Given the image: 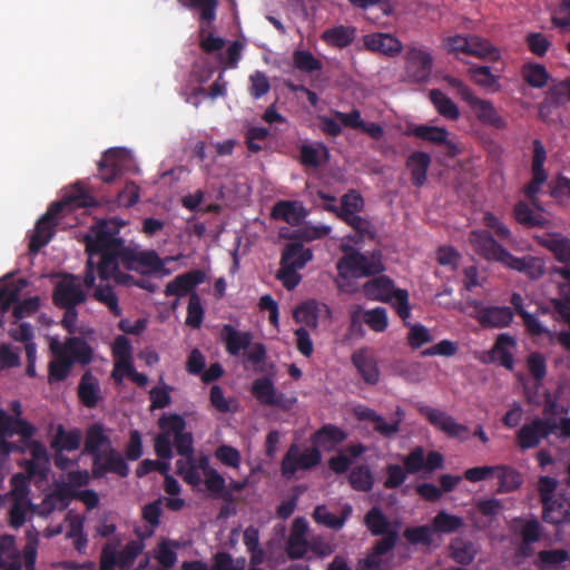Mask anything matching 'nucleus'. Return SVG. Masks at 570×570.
Listing matches in <instances>:
<instances>
[{"instance_id": "bf43d9fd", "label": "nucleus", "mask_w": 570, "mask_h": 570, "mask_svg": "<svg viewBox=\"0 0 570 570\" xmlns=\"http://www.w3.org/2000/svg\"><path fill=\"white\" fill-rule=\"evenodd\" d=\"M308 543L304 534L293 531L286 541V554L291 560L303 559L307 552Z\"/></svg>"}, {"instance_id": "4d7b16f0", "label": "nucleus", "mask_w": 570, "mask_h": 570, "mask_svg": "<svg viewBox=\"0 0 570 570\" xmlns=\"http://www.w3.org/2000/svg\"><path fill=\"white\" fill-rule=\"evenodd\" d=\"M205 485L209 492L217 494L225 502H233V494L225 489V479L216 470H209L208 473L205 474Z\"/></svg>"}, {"instance_id": "e433bc0d", "label": "nucleus", "mask_w": 570, "mask_h": 570, "mask_svg": "<svg viewBox=\"0 0 570 570\" xmlns=\"http://www.w3.org/2000/svg\"><path fill=\"white\" fill-rule=\"evenodd\" d=\"M355 416L358 421H371L374 423V431L384 438H391L397 433V423H387L385 419L373 409L360 406L355 409Z\"/></svg>"}, {"instance_id": "603ef678", "label": "nucleus", "mask_w": 570, "mask_h": 570, "mask_svg": "<svg viewBox=\"0 0 570 570\" xmlns=\"http://www.w3.org/2000/svg\"><path fill=\"white\" fill-rule=\"evenodd\" d=\"M306 265V258L298 262V264L291 265H281L277 272V278L282 282L283 286L292 291L302 281V276L297 273L298 269L304 268Z\"/></svg>"}, {"instance_id": "5701e85b", "label": "nucleus", "mask_w": 570, "mask_h": 570, "mask_svg": "<svg viewBox=\"0 0 570 570\" xmlns=\"http://www.w3.org/2000/svg\"><path fill=\"white\" fill-rule=\"evenodd\" d=\"M543 212H534L530 205L523 200L514 204L512 215L515 222L525 228H550L552 222L543 216Z\"/></svg>"}, {"instance_id": "4c0bfd02", "label": "nucleus", "mask_w": 570, "mask_h": 570, "mask_svg": "<svg viewBox=\"0 0 570 570\" xmlns=\"http://www.w3.org/2000/svg\"><path fill=\"white\" fill-rule=\"evenodd\" d=\"M50 351L53 360L48 364V383L62 382L70 375L73 365L52 344H50Z\"/></svg>"}, {"instance_id": "6e6d98bb", "label": "nucleus", "mask_w": 570, "mask_h": 570, "mask_svg": "<svg viewBox=\"0 0 570 570\" xmlns=\"http://www.w3.org/2000/svg\"><path fill=\"white\" fill-rule=\"evenodd\" d=\"M433 530L440 533H453L463 525L462 518L442 510L433 519Z\"/></svg>"}, {"instance_id": "f257e3e1", "label": "nucleus", "mask_w": 570, "mask_h": 570, "mask_svg": "<svg viewBox=\"0 0 570 570\" xmlns=\"http://www.w3.org/2000/svg\"><path fill=\"white\" fill-rule=\"evenodd\" d=\"M88 259L83 276L87 288L95 286L96 273L101 281L114 278L117 284L129 285L134 277L122 273L119 264L128 271L140 273L159 272L164 267L163 261L156 252H136L126 246L125 240L110 233L105 226L92 230V235L85 236Z\"/></svg>"}, {"instance_id": "13d9d810", "label": "nucleus", "mask_w": 570, "mask_h": 570, "mask_svg": "<svg viewBox=\"0 0 570 570\" xmlns=\"http://www.w3.org/2000/svg\"><path fill=\"white\" fill-rule=\"evenodd\" d=\"M293 62L297 70L307 73L320 71L323 67L322 61L307 50H295L293 53Z\"/></svg>"}, {"instance_id": "b1692460", "label": "nucleus", "mask_w": 570, "mask_h": 570, "mask_svg": "<svg viewBox=\"0 0 570 570\" xmlns=\"http://www.w3.org/2000/svg\"><path fill=\"white\" fill-rule=\"evenodd\" d=\"M537 243L550 250L554 258L561 263L570 265V239L560 233H549L546 236L535 237Z\"/></svg>"}, {"instance_id": "dca6fc26", "label": "nucleus", "mask_w": 570, "mask_h": 570, "mask_svg": "<svg viewBox=\"0 0 570 570\" xmlns=\"http://www.w3.org/2000/svg\"><path fill=\"white\" fill-rule=\"evenodd\" d=\"M130 160L129 153L124 148H110L98 163L100 178L107 183H112L122 174L127 163Z\"/></svg>"}, {"instance_id": "39448f33", "label": "nucleus", "mask_w": 570, "mask_h": 570, "mask_svg": "<svg viewBox=\"0 0 570 570\" xmlns=\"http://www.w3.org/2000/svg\"><path fill=\"white\" fill-rule=\"evenodd\" d=\"M433 56L424 46L411 45L404 55L405 79L412 83H425L430 80Z\"/></svg>"}, {"instance_id": "393cba45", "label": "nucleus", "mask_w": 570, "mask_h": 570, "mask_svg": "<svg viewBox=\"0 0 570 570\" xmlns=\"http://www.w3.org/2000/svg\"><path fill=\"white\" fill-rule=\"evenodd\" d=\"M542 519L544 522L556 525L570 522V501L558 497L542 503Z\"/></svg>"}, {"instance_id": "7ed1b4c3", "label": "nucleus", "mask_w": 570, "mask_h": 570, "mask_svg": "<svg viewBox=\"0 0 570 570\" xmlns=\"http://www.w3.org/2000/svg\"><path fill=\"white\" fill-rule=\"evenodd\" d=\"M337 277L336 286L341 291L348 292L352 278H362L379 275L384 272L385 266L381 254L366 256L357 250L346 253L336 262Z\"/></svg>"}, {"instance_id": "774afa93", "label": "nucleus", "mask_w": 570, "mask_h": 570, "mask_svg": "<svg viewBox=\"0 0 570 570\" xmlns=\"http://www.w3.org/2000/svg\"><path fill=\"white\" fill-rule=\"evenodd\" d=\"M215 458L228 468L237 469L242 462L240 452L227 444H222L215 450Z\"/></svg>"}, {"instance_id": "473e14b6", "label": "nucleus", "mask_w": 570, "mask_h": 570, "mask_svg": "<svg viewBox=\"0 0 570 570\" xmlns=\"http://www.w3.org/2000/svg\"><path fill=\"white\" fill-rule=\"evenodd\" d=\"M493 475L499 481L498 493H510L519 489L523 483L522 474L511 465L500 464L493 466Z\"/></svg>"}, {"instance_id": "5fc2aeb1", "label": "nucleus", "mask_w": 570, "mask_h": 570, "mask_svg": "<svg viewBox=\"0 0 570 570\" xmlns=\"http://www.w3.org/2000/svg\"><path fill=\"white\" fill-rule=\"evenodd\" d=\"M10 562L20 564L19 552L16 548V538L11 534L0 535V568H6Z\"/></svg>"}, {"instance_id": "4468645a", "label": "nucleus", "mask_w": 570, "mask_h": 570, "mask_svg": "<svg viewBox=\"0 0 570 570\" xmlns=\"http://www.w3.org/2000/svg\"><path fill=\"white\" fill-rule=\"evenodd\" d=\"M402 462L407 473L415 474L421 471L433 472L442 469L444 458L438 451H430L428 455H425L424 449L416 446L403 458Z\"/></svg>"}, {"instance_id": "bb28decb", "label": "nucleus", "mask_w": 570, "mask_h": 570, "mask_svg": "<svg viewBox=\"0 0 570 570\" xmlns=\"http://www.w3.org/2000/svg\"><path fill=\"white\" fill-rule=\"evenodd\" d=\"M220 338L228 354L236 356L250 345L253 335L249 332H239L230 324H225L220 331Z\"/></svg>"}, {"instance_id": "6e6552de", "label": "nucleus", "mask_w": 570, "mask_h": 570, "mask_svg": "<svg viewBox=\"0 0 570 570\" xmlns=\"http://www.w3.org/2000/svg\"><path fill=\"white\" fill-rule=\"evenodd\" d=\"M468 304L474 308L471 316L483 328H505L514 317L513 309L508 306H488L478 299H470Z\"/></svg>"}, {"instance_id": "cd10ccee", "label": "nucleus", "mask_w": 570, "mask_h": 570, "mask_svg": "<svg viewBox=\"0 0 570 570\" xmlns=\"http://www.w3.org/2000/svg\"><path fill=\"white\" fill-rule=\"evenodd\" d=\"M305 216L303 205L293 200H279L272 208L274 219L284 220L292 226L299 225Z\"/></svg>"}, {"instance_id": "69168bd1", "label": "nucleus", "mask_w": 570, "mask_h": 570, "mask_svg": "<svg viewBox=\"0 0 570 570\" xmlns=\"http://www.w3.org/2000/svg\"><path fill=\"white\" fill-rule=\"evenodd\" d=\"M364 323L375 332H384L389 325L387 313L384 307H375L363 312Z\"/></svg>"}, {"instance_id": "37998d69", "label": "nucleus", "mask_w": 570, "mask_h": 570, "mask_svg": "<svg viewBox=\"0 0 570 570\" xmlns=\"http://www.w3.org/2000/svg\"><path fill=\"white\" fill-rule=\"evenodd\" d=\"M364 524L372 535L375 537L383 535L394 530L390 528L391 523L389 519L379 507H373L366 512Z\"/></svg>"}, {"instance_id": "aec40b11", "label": "nucleus", "mask_w": 570, "mask_h": 570, "mask_svg": "<svg viewBox=\"0 0 570 570\" xmlns=\"http://www.w3.org/2000/svg\"><path fill=\"white\" fill-rule=\"evenodd\" d=\"M364 47L372 52L395 57L402 51V42L390 33L376 32L363 37Z\"/></svg>"}, {"instance_id": "6ab92c4d", "label": "nucleus", "mask_w": 570, "mask_h": 570, "mask_svg": "<svg viewBox=\"0 0 570 570\" xmlns=\"http://www.w3.org/2000/svg\"><path fill=\"white\" fill-rule=\"evenodd\" d=\"M348 434L347 432L331 423L323 424L311 435V442L314 448L321 451H333L337 445L342 444Z\"/></svg>"}, {"instance_id": "a878e982", "label": "nucleus", "mask_w": 570, "mask_h": 570, "mask_svg": "<svg viewBox=\"0 0 570 570\" xmlns=\"http://www.w3.org/2000/svg\"><path fill=\"white\" fill-rule=\"evenodd\" d=\"M507 267L524 273L531 279H537L544 274V263L534 256L515 257L510 252L504 264Z\"/></svg>"}, {"instance_id": "1a4fd4ad", "label": "nucleus", "mask_w": 570, "mask_h": 570, "mask_svg": "<svg viewBox=\"0 0 570 570\" xmlns=\"http://www.w3.org/2000/svg\"><path fill=\"white\" fill-rule=\"evenodd\" d=\"M87 301V293L82 288L80 277L73 274H61L55 284L52 302L57 307L78 306Z\"/></svg>"}, {"instance_id": "c9c22d12", "label": "nucleus", "mask_w": 570, "mask_h": 570, "mask_svg": "<svg viewBox=\"0 0 570 570\" xmlns=\"http://www.w3.org/2000/svg\"><path fill=\"white\" fill-rule=\"evenodd\" d=\"M111 441L108 435L105 433L104 425L100 423H95L88 428L85 438V446L83 453H87L95 459L96 456L102 454L100 449L104 446H110Z\"/></svg>"}, {"instance_id": "680f3d73", "label": "nucleus", "mask_w": 570, "mask_h": 570, "mask_svg": "<svg viewBox=\"0 0 570 570\" xmlns=\"http://www.w3.org/2000/svg\"><path fill=\"white\" fill-rule=\"evenodd\" d=\"M342 220L345 222L348 226H351L356 232V234L361 240L375 238V235H376L375 227L366 218H363L356 214V215L346 217Z\"/></svg>"}, {"instance_id": "3c124183", "label": "nucleus", "mask_w": 570, "mask_h": 570, "mask_svg": "<svg viewBox=\"0 0 570 570\" xmlns=\"http://www.w3.org/2000/svg\"><path fill=\"white\" fill-rule=\"evenodd\" d=\"M547 173L532 171L531 180L522 189L530 204L540 212H544V209L538 198V193L540 191L541 186L547 181Z\"/></svg>"}, {"instance_id": "c85d7f7f", "label": "nucleus", "mask_w": 570, "mask_h": 570, "mask_svg": "<svg viewBox=\"0 0 570 570\" xmlns=\"http://www.w3.org/2000/svg\"><path fill=\"white\" fill-rule=\"evenodd\" d=\"M353 512L352 505L345 503L341 509V515L330 512L325 505H317L313 512V519L316 523L325 525L332 530H341Z\"/></svg>"}, {"instance_id": "e2e57ef3", "label": "nucleus", "mask_w": 570, "mask_h": 570, "mask_svg": "<svg viewBox=\"0 0 570 570\" xmlns=\"http://www.w3.org/2000/svg\"><path fill=\"white\" fill-rule=\"evenodd\" d=\"M204 320V308L202 299L196 292L189 294L187 306L186 325L193 328H199Z\"/></svg>"}, {"instance_id": "09e8293b", "label": "nucleus", "mask_w": 570, "mask_h": 570, "mask_svg": "<svg viewBox=\"0 0 570 570\" xmlns=\"http://www.w3.org/2000/svg\"><path fill=\"white\" fill-rule=\"evenodd\" d=\"M364 207V200L360 193L356 190H350L344 194L341 198V208L337 212L336 207L328 206V209L332 212H336L337 216L341 219L350 217L352 215H356L357 212H361Z\"/></svg>"}, {"instance_id": "f03ea898", "label": "nucleus", "mask_w": 570, "mask_h": 570, "mask_svg": "<svg viewBox=\"0 0 570 570\" xmlns=\"http://www.w3.org/2000/svg\"><path fill=\"white\" fill-rule=\"evenodd\" d=\"M97 200L79 185L66 193L61 200L52 203L47 212L38 219L29 242V252L37 254L53 237L57 226V216L65 209L95 207Z\"/></svg>"}, {"instance_id": "ea45409f", "label": "nucleus", "mask_w": 570, "mask_h": 570, "mask_svg": "<svg viewBox=\"0 0 570 570\" xmlns=\"http://www.w3.org/2000/svg\"><path fill=\"white\" fill-rule=\"evenodd\" d=\"M81 442V432L79 429L66 431L63 425L59 424L56 435L51 442L55 452H71L79 449Z\"/></svg>"}, {"instance_id": "9d476101", "label": "nucleus", "mask_w": 570, "mask_h": 570, "mask_svg": "<svg viewBox=\"0 0 570 570\" xmlns=\"http://www.w3.org/2000/svg\"><path fill=\"white\" fill-rule=\"evenodd\" d=\"M557 421L553 417H535L525 423L517 433V444L521 450H529L539 446L543 439L556 433Z\"/></svg>"}, {"instance_id": "f704fd0d", "label": "nucleus", "mask_w": 570, "mask_h": 570, "mask_svg": "<svg viewBox=\"0 0 570 570\" xmlns=\"http://www.w3.org/2000/svg\"><path fill=\"white\" fill-rule=\"evenodd\" d=\"M431 157L425 151H413L406 160V167L411 170V181L415 187H422L428 177Z\"/></svg>"}, {"instance_id": "8fccbe9b", "label": "nucleus", "mask_w": 570, "mask_h": 570, "mask_svg": "<svg viewBox=\"0 0 570 570\" xmlns=\"http://www.w3.org/2000/svg\"><path fill=\"white\" fill-rule=\"evenodd\" d=\"M539 570H561L560 564L570 559L564 549L542 550L538 553Z\"/></svg>"}, {"instance_id": "423d86ee", "label": "nucleus", "mask_w": 570, "mask_h": 570, "mask_svg": "<svg viewBox=\"0 0 570 570\" xmlns=\"http://www.w3.org/2000/svg\"><path fill=\"white\" fill-rule=\"evenodd\" d=\"M322 461V453L312 445L303 451L297 444H292L281 462V472L286 480L294 478L298 470H311Z\"/></svg>"}, {"instance_id": "ddd939ff", "label": "nucleus", "mask_w": 570, "mask_h": 570, "mask_svg": "<svg viewBox=\"0 0 570 570\" xmlns=\"http://www.w3.org/2000/svg\"><path fill=\"white\" fill-rule=\"evenodd\" d=\"M51 344L63 354L72 365H89L94 360V348L81 336H68L63 342L53 341Z\"/></svg>"}, {"instance_id": "58836bf2", "label": "nucleus", "mask_w": 570, "mask_h": 570, "mask_svg": "<svg viewBox=\"0 0 570 570\" xmlns=\"http://www.w3.org/2000/svg\"><path fill=\"white\" fill-rule=\"evenodd\" d=\"M468 76L474 85L490 92H498L501 90L499 77L493 75L491 68L488 66L472 65L468 69Z\"/></svg>"}, {"instance_id": "7c9ffc66", "label": "nucleus", "mask_w": 570, "mask_h": 570, "mask_svg": "<svg viewBox=\"0 0 570 570\" xmlns=\"http://www.w3.org/2000/svg\"><path fill=\"white\" fill-rule=\"evenodd\" d=\"M79 401L88 409L97 406L100 399V386L97 377L90 371H86L77 389Z\"/></svg>"}, {"instance_id": "72a5a7b5", "label": "nucleus", "mask_w": 570, "mask_h": 570, "mask_svg": "<svg viewBox=\"0 0 570 570\" xmlns=\"http://www.w3.org/2000/svg\"><path fill=\"white\" fill-rule=\"evenodd\" d=\"M356 38V28L353 26L338 24L333 28H328L321 35V39L331 47L334 48H346Z\"/></svg>"}, {"instance_id": "0eeeda50", "label": "nucleus", "mask_w": 570, "mask_h": 570, "mask_svg": "<svg viewBox=\"0 0 570 570\" xmlns=\"http://www.w3.org/2000/svg\"><path fill=\"white\" fill-rule=\"evenodd\" d=\"M160 430H169L174 439V446L177 453L190 461H194V440L190 432H185L186 421L179 414H164L159 421Z\"/></svg>"}, {"instance_id": "49530a36", "label": "nucleus", "mask_w": 570, "mask_h": 570, "mask_svg": "<svg viewBox=\"0 0 570 570\" xmlns=\"http://www.w3.org/2000/svg\"><path fill=\"white\" fill-rule=\"evenodd\" d=\"M187 6L199 11L202 22L199 33L203 37L206 31L205 24L209 27L216 19L218 0H187Z\"/></svg>"}, {"instance_id": "0e129e2a", "label": "nucleus", "mask_w": 570, "mask_h": 570, "mask_svg": "<svg viewBox=\"0 0 570 570\" xmlns=\"http://www.w3.org/2000/svg\"><path fill=\"white\" fill-rule=\"evenodd\" d=\"M94 298L105 304L115 316L121 315L118 297L111 286H97L94 291Z\"/></svg>"}, {"instance_id": "338daca9", "label": "nucleus", "mask_w": 570, "mask_h": 570, "mask_svg": "<svg viewBox=\"0 0 570 570\" xmlns=\"http://www.w3.org/2000/svg\"><path fill=\"white\" fill-rule=\"evenodd\" d=\"M142 546L137 541H129L124 549L117 553V563L121 570H128L141 553Z\"/></svg>"}, {"instance_id": "a18cd8bd", "label": "nucleus", "mask_w": 570, "mask_h": 570, "mask_svg": "<svg viewBox=\"0 0 570 570\" xmlns=\"http://www.w3.org/2000/svg\"><path fill=\"white\" fill-rule=\"evenodd\" d=\"M468 56L480 59H489L493 62L500 60L501 53L498 48L492 46L488 40L475 35H470V48Z\"/></svg>"}, {"instance_id": "2eb2a0df", "label": "nucleus", "mask_w": 570, "mask_h": 570, "mask_svg": "<svg viewBox=\"0 0 570 570\" xmlns=\"http://www.w3.org/2000/svg\"><path fill=\"white\" fill-rule=\"evenodd\" d=\"M107 473H115L120 478H126L129 474V466L120 453L109 448L104 454L92 459L91 474L95 479L104 478Z\"/></svg>"}, {"instance_id": "864d4df0", "label": "nucleus", "mask_w": 570, "mask_h": 570, "mask_svg": "<svg viewBox=\"0 0 570 570\" xmlns=\"http://www.w3.org/2000/svg\"><path fill=\"white\" fill-rule=\"evenodd\" d=\"M522 77L533 88H542L547 85L549 73L542 65L530 62L523 66Z\"/></svg>"}, {"instance_id": "9b49d317", "label": "nucleus", "mask_w": 570, "mask_h": 570, "mask_svg": "<svg viewBox=\"0 0 570 570\" xmlns=\"http://www.w3.org/2000/svg\"><path fill=\"white\" fill-rule=\"evenodd\" d=\"M417 411L431 425L443 432L448 438L459 439L461 441L468 439L469 428L464 424L458 423L445 411L424 404H419Z\"/></svg>"}, {"instance_id": "412c9836", "label": "nucleus", "mask_w": 570, "mask_h": 570, "mask_svg": "<svg viewBox=\"0 0 570 570\" xmlns=\"http://www.w3.org/2000/svg\"><path fill=\"white\" fill-rule=\"evenodd\" d=\"M375 277L363 285L364 295L372 301L391 302L396 297L397 289L394 282L386 275H374Z\"/></svg>"}, {"instance_id": "4be33fe9", "label": "nucleus", "mask_w": 570, "mask_h": 570, "mask_svg": "<svg viewBox=\"0 0 570 570\" xmlns=\"http://www.w3.org/2000/svg\"><path fill=\"white\" fill-rule=\"evenodd\" d=\"M205 277L206 275L202 269H193L178 275L166 285L165 295L181 297L191 294L194 288L205 281Z\"/></svg>"}, {"instance_id": "c03bdc74", "label": "nucleus", "mask_w": 570, "mask_h": 570, "mask_svg": "<svg viewBox=\"0 0 570 570\" xmlns=\"http://www.w3.org/2000/svg\"><path fill=\"white\" fill-rule=\"evenodd\" d=\"M351 488L360 492H368L373 489L374 476L368 465L361 464L353 468L348 475Z\"/></svg>"}, {"instance_id": "c756f323", "label": "nucleus", "mask_w": 570, "mask_h": 570, "mask_svg": "<svg viewBox=\"0 0 570 570\" xmlns=\"http://www.w3.org/2000/svg\"><path fill=\"white\" fill-rule=\"evenodd\" d=\"M517 346V340L508 334H499L491 350L492 360H497L501 366L511 371L514 366L511 348Z\"/></svg>"}, {"instance_id": "a19ab883", "label": "nucleus", "mask_w": 570, "mask_h": 570, "mask_svg": "<svg viewBox=\"0 0 570 570\" xmlns=\"http://www.w3.org/2000/svg\"><path fill=\"white\" fill-rule=\"evenodd\" d=\"M330 158L328 148L320 142L317 147L303 144L299 147V161L303 166L318 168L323 161H327Z\"/></svg>"}, {"instance_id": "79ce46f5", "label": "nucleus", "mask_w": 570, "mask_h": 570, "mask_svg": "<svg viewBox=\"0 0 570 570\" xmlns=\"http://www.w3.org/2000/svg\"><path fill=\"white\" fill-rule=\"evenodd\" d=\"M429 98L436 111L449 120H458L460 118L459 107L440 89H432Z\"/></svg>"}, {"instance_id": "de8ad7c7", "label": "nucleus", "mask_w": 570, "mask_h": 570, "mask_svg": "<svg viewBox=\"0 0 570 570\" xmlns=\"http://www.w3.org/2000/svg\"><path fill=\"white\" fill-rule=\"evenodd\" d=\"M306 258V264L313 258L311 248H305L301 242L292 240L285 244L279 265L298 264Z\"/></svg>"}, {"instance_id": "052dcab7", "label": "nucleus", "mask_w": 570, "mask_h": 570, "mask_svg": "<svg viewBox=\"0 0 570 570\" xmlns=\"http://www.w3.org/2000/svg\"><path fill=\"white\" fill-rule=\"evenodd\" d=\"M452 559L462 566H469L475 558V550L471 542L463 540H455L451 543Z\"/></svg>"}, {"instance_id": "2f4dec72", "label": "nucleus", "mask_w": 570, "mask_h": 570, "mask_svg": "<svg viewBox=\"0 0 570 570\" xmlns=\"http://www.w3.org/2000/svg\"><path fill=\"white\" fill-rule=\"evenodd\" d=\"M352 363L367 384L374 385L379 382L380 371L377 363L367 351L358 350L354 352L352 355Z\"/></svg>"}, {"instance_id": "a211bd4d", "label": "nucleus", "mask_w": 570, "mask_h": 570, "mask_svg": "<svg viewBox=\"0 0 570 570\" xmlns=\"http://www.w3.org/2000/svg\"><path fill=\"white\" fill-rule=\"evenodd\" d=\"M253 396L265 406H277L288 409L286 396L277 392L272 379L267 376L256 379L250 387Z\"/></svg>"}, {"instance_id": "f3484780", "label": "nucleus", "mask_w": 570, "mask_h": 570, "mask_svg": "<svg viewBox=\"0 0 570 570\" xmlns=\"http://www.w3.org/2000/svg\"><path fill=\"white\" fill-rule=\"evenodd\" d=\"M411 135L424 141L443 146L444 155L453 158L460 154L458 145L449 139L450 132L444 127L419 125L411 130Z\"/></svg>"}, {"instance_id": "f8f14e48", "label": "nucleus", "mask_w": 570, "mask_h": 570, "mask_svg": "<svg viewBox=\"0 0 570 570\" xmlns=\"http://www.w3.org/2000/svg\"><path fill=\"white\" fill-rule=\"evenodd\" d=\"M469 242L476 255L487 259L504 264L509 250L500 245L489 230L475 229L469 235Z\"/></svg>"}, {"instance_id": "20e7f679", "label": "nucleus", "mask_w": 570, "mask_h": 570, "mask_svg": "<svg viewBox=\"0 0 570 570\" xmlns=\"http://www.w3.org/2000/svg\"><path fill=\"white\" fill-rule=\"evenodd\" d=\"M445 82L455 90L456 95L470 107L475 118L484 126L497 130L508 127L507 119L501 116L491 100L482 99L461 79L445 76Z\"/></svg>"}]
</instances>
